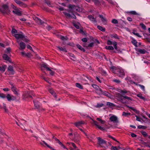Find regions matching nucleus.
Masks as SVG:
<instances>
[{
  "instance_id": "f257e3e1",
  "label": "nucleus",
  "mask_w": 150,
  "mask_h": 150,
  "mask_svg": "<svg viewBox=\"0 0 150 150\" xmlns=\"http://www.w3.org/2000/svg\"><path fill=\"white\" fill-rule=\"evenodd\" d=\"M111 70L114 73L117 74L119 77L123 78L125 74L123 70L119 68H117L114 66L112 67Z\"/></svg>"
},
{
  "instance_id": "f03ea898",
  "label": "nucleus",
  "mask_w": 150,
  "mask_h": 150,
  "mask_svg": "<svg viewBox=\"0 0 150 150\" xmlns=\"http://www.w3.org/2000/svg\"><path fill=\"white\" fill-rule=\"evenodd\" d=\"M11 7L14 10L13 11V13L18 16H21L22 15L21 11L17 8V7L15 6L13 4L11 5Z\"/></svg>"
},
{
  "instance_id": "7ed1b4c3",
  "label": "nucleus",
  "mask_w": 150,
  "mask_h": 150,
  "mask_svg": "<svg viewBox=\"0 0 150 150\" xmlns=\"http://www.w3.org/2000/svg\"><path fill=\"white\" fill-rule=\"evenodd\" d=\"M109 121L114 124H117L119 123V121L117 117L114 115H112L109 118Z\"/></svg>"
},
{
  "instance_id": "20e7f679",
  "label": "nucleus",
  "mask_w": 150,
  "mask_h": 150,
  "mask_svg": "<svg viewBox=\"0 0 150 150\" xmlns=\"http://www.w3.org/2000/svg\"><path fill=\"white\" fill-rule=\"evenodd\" d=\"M9 11L8 6L6 4L3 5L1 8H0V11L3 13H7Z\"/></svg>"
},
{
  "instance_id": "39448f33",
  "label": "nucleus",
  "mask_w": 150,
  "mask_h": 150,
  "mask_svg": "<svg viewBox=\"0 0 150 150\" xmlns=\"http://www.w3.org/2000/svg\"><path fill=\"white\" fill-rule=\"evenodd\" d=\"M98 140V144L100 146L102 147L104 145H107V142L100 137L97 138Z\"/></svg>"
},
{
  "instance_id": "423d86ee",
  "label": "nucleus",
  "mask_w": 150,
  "mask_h": 150,
  "mask_svg": "<svg viewBox=\"0 0 150 150\" xmlns=\"http://www.w3.org/2000/svg\"><path fill=\"white\" fill-rule=\"evenodd\" d=\"M107 44L108 45H111L113 44L115 49L116 50H117V43L116 42L114 41L112 42V41L109 40H108L107 41Z\"/></svg>"
},
{
  "instance_id": "0eeeda50",
  "label": "nucleus",
  "mask_w": 150,
  "mask_h": 150,
  "mask_svg": "<svg viewBox=\"0 0 150 150\" xmlns=\"http://www.w3.org/2000/svg\"><path fill=\"white\" fill-rule=\"evenodd\" d=\"M13 36L17 39H22L24 38V35L22 32L19 33L15 34Z\"/></svg>"
},
{
  "instance_id": "6e6552de",
  "label": "nucleus",
  "mask_w": 150,
  "mask_h": 150,
  "mask_svg": "<svg viewBox=\"0 0 150 150\" xmlns=\"http://www.w3.org/2000/svg\"><path fill=\"white\" fill-rule=\"evenodd\" d=\"M34 20L38 24L43 25L45 23L44 22L42 21L40 18H38L37 17H33Z\"/></svg>"
},
{
  "instance_id": "1a4fd4ad",
  "label": "nucleus",
  "mask_w": 150,
  "mask_h": 150,
  "mask_svg": "<svg viewBox=\"0 0 150 150\" xmlns=\"http://www.w3.org/2000/svg\"><path fill=\"white\" fill-rule=\"evenodd\" d=\"M68 7L70 9H73L75 8V10L78 11L80 12L81 11V9L79 7H76L74 5L70 4L69 5Z\"/></svg>"
},
{
  "instance_id": "9d476101",
  "label": "nucleus",
  "mask_w": 150,
  "mask_h": 150,
  "mask_svg": "<svg viewBox=\"0 0 150 150\" xmlns=\"http://www.w3.org/2000/svg\"><path fill=\"white\" fill-rule=\"evenodd\" d=\"M2 57L4 60L10 63H12L11 59L6 54H4L3 55Z\"/></svg>"
},
{
  "instance_id": "9b49d317",
  "label": "nucleus",
  "mask_w": 150,
  "mask_h": 150,
  "mask_svg": "<svg viewBox=\"0 0 150 150\" xmlns=\"http://www.w3.org/2000/svg\"><path fill=\"white\" fill-rule=\"evenodd\" d=\"M92 120L93 121V123L99 129H100L101 130H104V128L103 127H102L101 126L99 125H98V123L97 122L94 120L93 119H92Z\"/></svg>"
},
{
  "instance_id": "f8f14e48",
  "label": "nucleus",
  "mask_w": 150,
  "mask_h": 150,
  "mask_svg": "<svg viewBox=\"0 0 150 150\" xmlns=\"http://www.w3.org/2000/svg\"><path fill=\"white\" fill-rule=\"evenodd\" d=\"M8 71L12 74H13L14 71L13 69V67L11 65H9L8 68Z\"/></svg>"
},
{
  "instance_id": "ddd939ff",
  "label": "nucleus",
  "mask_w": 150,
  "mask_h": 150,
  "mask_svg": "<svg viewBox=\"0 0 150 150\" xmlns=\"http://www.w3.org/2000/svg\"><path fill=\"white\" fill-rule=\"evenodd\" d=\"M15 2L17 4L22 7H25L26 5L22 2L19 0H14Z\"/></svg>"
},
{
  "instance_id": "4468645a",
  "label": "nucleus",
  "mask_w": 150,
  "mask_h": 150,
  "mask_svg": "<svg viewBox=\"0 0 150 150\" xmlns=\"http://www.w3.org/2000/svg\"><path fill=\"white\" fill-rule=\"evenodd\" d=\"M85 124V122L83 121H79L74 123L76 127L78 128H79V126H81L82 125Z\"/></svg>"
},
{
  "instance_id": "2eb2a0df",
  "label": "nucleus",
  "mask_w": 150,
  "mask_h": 150,
  "mask_svg": "<svg viewBox=\"0 0 150 150\" xmlns=\"http://www.w3.org/2000/svg\"><path fill=\"white\" fill-rule=\"evenodd\" d=\"M33 103L34 104V105L35 107L37 108H39L40 107V103L38 102V101L35 100H33Z\"/></svg>"
},
{
  "instance_id": "dca6fc26",
  "label": "nucleus",
  "mask_w": 150,
  "mask_h": 150,
  "mask_svg": "<svg viewBox=\"0 0 150 150\" xmlns=\"http://www.w3.org/2000/svg\"><path fill=\"white\" fill-rule=\"evenodd\" d=\"M88 17L93 22L95 23H96L97 22L96 19L92 15H89L88 16Z\"/></svg>"
},
{
  "instance_id": "f3484780",
  "label": "nucleus",
  "mask_w": 150,
  "mask_h": 150,
  "mask_svg": "<svg viewBox=\"0 0 150 150\" xmlns=\"http://www.w3.org/2000/svg\"><path fill=\"white\" fill-rule=\"evenodd\" d=\"M48 91L51 94L53 95L55 98H57V96L52 88H49L48 89Z\"/></svg>"
},
{
  "instance_id": "a211bd4d",
  "label": "nucleus",
  "mask_w": 150,
  "mask_h": 150,
  "mask_svg": "<svg viewBox=\"0 0 150 150\" xmlns=\"http://www.w3.org/2000/svg\"><path fill=\"white\" fill-rule=\"evenodd\" d=\"M19 122L20 124V126H19L21 127V128L22 129H24L25 128H24V127H23V124L24 125H25V124L26 123V121L24 120H22L19 121Z\"/></svg>"
},
{
  "instance_id": "6ab92c4d",
  "label": "nucleus",
  "mask_w": 150,
  "mask_h": 150,
  "mask_svg": "<svg viewBox=\"0 0 150 150\" xmlns=\"http://www.w3.org/2000/svg\"><path fill=\"white\" fill-rule=\"evenodd\" d=\"M58 49L60 51H62L63 52H67V51L66 50V49L64 47H60L59 46H57V47Z\"/></svg>"
},
{
  "instance_id": "aec40b11",
  "label": "nucleus",
  "mask_w": 150,
  "mask_h": 150,
  "mask_svg": "<svg viewBox=\"0 0 150 150\" xmlns=\"http://www.w3.org/2000/svg\"><path fill=\"white\" fill-rule=\"evenodd\" d=\"M19 45L20 46V49L23 50L25 49L26 45L24 42H21L19 44Z\"/></svg>"
},
{
  "instance_id": "412c9836",
  "label": "nucleus",
  "mask_w": 150,
  "mask_h": 150,
  "mask_svg": "<svg viewBox=\"0 0 150 150\" xmlns=\"http://www.w3.org/2000/svg\"><path fill=\"white\" fill-rule=\"evenodd\" d=\"M74 26L77 29H79V25L80 24L79 22H74L73 23Z\"/></svg>"
},
{
  "instance_id": "4be33fe9",
  "label": "nucleus",
  "mask_w": 150,
  "mask_h": 150,
  "mask_svg": "<svg viewBox=\"0 0 150 150\" xmlns=\"http://www.w3.org/2000/svg\"><path fill=\"white\" fill-rule=\"evenodd\" d=\"M102 94L104 95L109 98H110L111 95L108 92L106 91H103Z\"/></svg>"
},
{
  "instance_id": "5701e85b",
  "label": "nucleus",
  "mask_w": 150,
  "mask_h": 150,
  "mask_svg": "<svg viewBox=\"0 0 150 150\" xmlns=\"http://www.w3.org/2000/svg\"><path fill=\"white\" fill-rule=\"evenodd\" d=\"M41 69H42V68H44L45 69H46L47 70H51V69H50L49 67H47V65L46 64H42L41 65Z\"/></svg>"
},
{
  "instance_id": "b1692460",
  "label": "nucleus",
  "mask_w": 150,
  "mask_h": 150,
  "mask_svg": "<svg viewBox=\"0 0 150 150\" xmlns=\"http://www.w3.org/2000/svg\"><path fill=\"white\" fill-rule=\"evenodd\" d=\"M99 16L100 18L101 19V20L102 22L105 24L107 22L106 20V19L104 18L103 16L102 15H99Z\"/></svg>"
},
{
  "instance_id": "393cba45",
  "label": "nucleus",
  "mask_w": 150,
  "mask_h": 150,
  "mask_svg": "<svg viewBox=\"0 0 150 150\" xmlns=\"http://www.w3.org/2000/svg\"><path fill=\"white\" fill-rule=\"evenodd\" d=\"M103 91L100 88H98V89L96 90V92L98 95H100L102 94Z\"/></svg>"
},
{
  "instance_id": "a878e982",
  "label": "nucleus",
  "mask_w": 150,
  "mask_h": 150,
  "mask_svg": "<svg viewBox=\"0 0 150 150\" xmlns=\"http://www.w3.org/2000/svg\"><path fill=\"white\" fill-rule=\"evenodd\" d=\"M12 91L13 92L14 94L15 95L18 96V89L15 87V88H13L11 89Z\"/></svg>"
},
{
  "instance_id": "bb28decb",
  "label": "nucleus",
  "mask_w": 150,
  "mask_h": 150,
  "mask_svg": "<svg viewBox=\"0 0 150 150\" xmlns=\"http://www.w3.org/2000/svg\"><path fill=\"white\" fill-rule=\"evenodd\" d=\"M137 51L142 54H144L146 52V50L144 49H138Z\"/></svg>"
},
{
  "instance_id": "cd10ccee",
  "label": "nucleus",
  "mask_w": 150,
  "mask_h": 150,
  "mask_svg": "<svg viewBox=\"0 0 150 150\" xmlns=\"http://www.w3.org/2000/svg\"><path fill=\"white\" fill-rule=\"evenodd\" d=\"M128 13L133 15H137L138 16L140 15L138 13L135 11H130L128 12Z\"/></svg>"
},
{
  "instance_id": "c85d7f7f",
  "label": "nucleus",
  "mask_w": 150,
  "mask_h": 150,
  "mask_svg": "<svg viewBox=\"0 0 150 150\" xmlns=\"http://www.w3.org/2000/svg\"><path fill=\"white\" fill-rule=\"evenodd\" d=\"M6 97L8 101L13 100V98H12L11 95L9 94H8L7 96H6Z\"/></svg>"
},
{
  "instance_id": "c756f323",
  "label": "nucleus",
  "mask_w": 150,
  "mask_h": 150,
  "mask_svg": "<svg viewBox=\"0 0 150 150\" xmlns=\"http://www.w3.org/2000/svg\"><path fill=\"white\" fill-rule=\"evenodd\" d=\"M111 37L112 38H115L117 39H119V38L118 35L116 34H114L112 35H111Z\"/></svg>"
},
{
  "instance_id": "7c9ffc66",
  "label": "nucleus",
  "mask_w": 150,
  "mask_h": 150,
  "mask_svg": "<svg viewBox=\"0 0 150 150\" xmlns=\"http://www.w3.org/2000/svg\"><path fill=\"white\" fill-rule=\"evenodd\" d=\"M6 67V66L4 65L0 67V71L4 72L5 70V69Z\"/></svg>"
},
{
  "instance_id": "2f4dec72",
  "label": "nucleus",
  "mask_w": 150,
  "mask_h": 150,
  "mask_svg": "<svg viewBox=\"0 0 150 150\" xmlns=\"http://www.w3.org/2000/svg\"><path fill=\"white\" fill-rule=\"evenodd\" d=\"M97 28L98 29L104 32L105 31V29L104 28H103L100 25H98L97 26Z\"/></svg>"
},
{
  "instance_id": "473e14b6",
  "label": "nucleus",
  "mask_w": 150,
  "mask_h": 150,
  "mask_svg": "<svg viewBox=\"0 0 150 150\" xmlns=\"http://www.w3.org/2000/svg\"><path fill=\"white\" fill-rule=\"evenodd\" d=\"M77 47L79 49H80L81 51L85 52V50L80 45L78 44L76 45Z\"/></svg>"
},
{
  "instance_id": "72a5a7b5",
  "label": "nucleus",
  "mask_w": 150,
  "mask_h": 150,
  "mask_svg": "<svg viewBox=\"0 0 150 150\" xmlns=\"http://www.w3.org/2000/svg\"><path fill=\"white\" fill-rule=\"evenodd\" d=\"M131 115L130 113H127L125 112H123L122 114V115L125 117H128V116Z\"/></svg>"
},
{
  "instance_id": "f704fd0d",
  "label": "nucleus",
  "mask_w": 150,
  "mask_h": 150,
  "mask_svg": "<svg viewBox=\"0 0 150 150\" xmlns=\"http://www.w3.org/2000/svg\"><path fill=\"white\" fill-rule=\"evenodd\" d=\"M127 107L129 108L130 109L132 110H133L137 114H139V111L137 110L136 109H134L133 108L131 107H129L128 106Z\"/></svg>"
},
{
  "instance_id": "c9c22d12",
  "label": "nucleus",
  "mask_w": 150,
  "mask_h": 150,
  "mask_svg": "<svg viewBox=\"0 0 150 150\" xmlns=\"http://www.w3.org/2000/svg\"><path fill=\"white\" fill-rule=\"evenodd\" d=\"M106 105L109 107H114L115 106V105L114 104L109 102H107V103Z\"/></svg>"
},
{
  "instance_id": "e433bc0d",
  "label": "nucleus",
  "mask_w": 150,
  "mask_h": 150,
  "mask_svg": "<svg viewBox=\"0 0 150 150\" xmlns=\"http://www.w3.org/2000/svg\"><path fill=\"white\" fill-rule=\"evenodd\" d=\"M132 44L136 47H137V42L135 40H133L132 41Z\"/></svg>"
},
{
  "instance_id": "4c0bfd02",
  "label": "nucleus",
  "mask_w": 150,
  "mask_h": 150,
  "mask_svg": "<svg viewBox=\"0 0 150 150\" xmlns=\"http://www.w3.org/2000/svg\"><path fill=\"white\" fill-rule=\"evenodd\" d=\"M76 86L79 88L82 89H83V87L82 85H81L80 83H76Z\"/></svg>"
},
{
  "instance_id": "58836bf2",
  "label": "nucleus",
  "mask_w": 150,
  "mask_h": 150,
  "mask_svg": "<svg viewBox=\"0 0 150 150\" xmlns=\"http://www.w3.org/2000/svg\"><path fill=\"white\" fill-rule=\"evenodd\" d=\"M69 145H70L71 144L74 148V149H77V147L76 146V145L73 142H70L69 143L68 142L67 143Z\"/></svg>"
},
{
  "instance_id": "ea45409f",
  "label": "nucleus",
  "mask_w": 150,
  "mask_h": 150,
  "mask_svg": "<svg viewBox=\"0 0 150 150\" xmlns=\"http://www.w3.org/2000/svg\"><path fill=\"white\" fill-rule=\"evenodd\" d=\"M59 38L63 40H67L68 39V38H67V37H64V36L61 35H60L59 36Z\"/></svg>"
},
{
  "instance_id": "a19ab883",
  "label": "nucleus",
  "mask_w": 150,
  "mask_h": 150,
  "mask_svg": "<svg viewBox=\"0 0 150 150\" xmlns=\"http://www.w3.org/2000/svg\"><path fill=\"white\" fill-rule=\"evenodd\" d=\"M105 48L106 49L108 50H113L114 49V48L112 46H106Z\"/></svg>"
},
{
  "instance_id": "79ce46f5",
  "label": "nucleus",
  "mask_w": 150,
  "mask_h": 150,
  "mask_svg": "<svg viewBox=\"0 0 150 150\" xmlns=\"http://www.w3.org/2000/svg\"><path fill=\"white\" fill-rule=\"evenodd\" d=\"M135 32L136 31H135L133 30V31L132 32V33L133 34L137 36L138 37L141 38L142 37L141 36L139 35V33H136Z\"/></svg>"
},
{
  "instance_id": "37998d69",
  "label": "nucleus",
  "mask_w": 150,
  "mask_h": 150,
  "mask_svg": "<svg viewBox=\"0 0 150 150\" xmlns=\"http://www.w3.org/2000/svg\"><path fill=\"white\" fill-rule=\"evenodd\" d=\"M97 120L98 121H100V122L102 124H104L105 122V121L102 120L101 119H100V118H97Z\"/></svg>"
},
{
  "instance_id": "c03bdc74",
  "label": "nucleus",
  "mask_w": 150,
  "mask_h": 150,
  "mask_svg": "<svg viewBox=\"0 0 150 150\" xmlns=\"http://www.w3.org/2000/svg\"><path fill=\"white\" fill-rule=\"evenodd\" d=\"M138 128L139 129H146L147 127L145 126H144L143 125H140L138 126Z\"/></svg>"
},
{
  "instance_id": "a18cd8bd",
  "label": "nucleus",
  "mask_w": 150,
  "mask_h": 150,
  "mask_svg": "<svg viewBox=\"0 0 150 150\" xmlns=\"http://www.w3.org/2000/svg\"><path fill=\"white\" fill-rule=\"evenodd\" d=\"M137 96L139 97L141 99H142L143 100H145V98L144 97L142 96V95L141 94H139L137 95Z\"/></svg>"
},
{
  "instance_id": "49530a36",
  "label": "nucleus",
  "mask_w": 150,
  "mask_h": 150,
  "mask_svg": "<svg viewBox=\"0 0 150 150\" xmlns=\"http://www.w3.org/2000/svg\"><path fill=\"white\" fill-rule=\"evenodd\" d=\"M63 13L65 15L67 16L68 17L70 18L71 17V16L69 13H67L66 12H63Z\"/></svg>"
},
{
  "instance_id": "de8ad7c7",
  "label": "nucleus",
  "mask_w": 150,
  "mask_h": 150,
  "mask_svg": "<svg viewBox=\"0 0 150 150\" xmlns=\"http://www.w3.org/2000/svg\"><path fill=\"white\" fill-rule=\"evenodd\" d=\"M140 25L141 26L142 28L143 29L145 30L146 29V26L143 23H141L140 24Z\"/></svg>"
},
{
  "instance_id": "09e8293b",
  "label": "nucleus",
  "mask_w": 150,
  "mask_h": 150,
  "mask_svg": "<svg viewBox=\"0 0 150 150\" xmlns=\"http://www.w3.org/2000/svg\"><path fill=\"white\" fill-rule=\"evenodd\" d=\"M112 22L114 24H117L118 23V21L116 19H113L112 21Z\"/></svg>"
},
{
  "instance_id": "8fccbe9b",
  "label": "nucleus",
  "mask_w": 150,
  "mask_h": 150,
  "mask_svg": "<svg viewBox=\"0 0 150 150\" xmlns=\"http://www.w3.org/2000/svg\"><path fill=\"white\" fill-rule=\"evenodd\" d=\"M11 50V48L10 47H8L6 49V51L5 52L6 53L8 54Z\"/></svg>"
},
{
  "instance_id": "3c124183",
  "label": "nucleus",
  "mask_w": 150,
  "mask_h": 150,
  "mask_svg": "<svg viewBox=\"0 0 150 150\" xmlns=\"http://www.w3.org/2000/svg\"><path fill=\"white\" fill-rule=\"evenodd\" d=\"M125 98H124V96H123V98H121L120 99V101L121 102L123 103H126V100L125 99Z\"/></svg>"
},
{
  "instance_id": "603ef678",
  "label": "nucleus",
  "mask_w": 150,
  "mask_h": 150,
  "mask_svg": "<svg viewBox=\"0 0 150 150\" xmlns=\"http://www.w3.org/2000/svg\"><path fill=\"white\" fill-rule=\"evenodd\" d=\"M104 105V104L103 103H98L96 107L100 108L103 107Z\"/></svg>"
},
{
  "instance_id": "864d4df0",
  "label": "nucleus",
  "mask_w": 150,
  "mask_h": 150,
  "mask_svg": "<svg viewBox=\"0 0 150 150\" xmlns=\"http://www.w3.org/2000/svg\"><path fill=\"white\" fill-rule=\"evenodd\" d=\"M0 97L4 98H6V95L3 93H0Z\"/></svg>"
},
{
  "instance_id": "5fc2aeb1",
  "label": "nucleus",
  "mask_w": 150,
  "mask_h": 150,
  "mask_svg": "<svg viewBox=\"0 0 150 150\" xmlns=\"http://www.w3.org/2000/svg\"><path fill=\"white\" fill-rule=\"evenodd\" d=\"M11 32L12 33H17V30L14 28H13L12 30L11 31Z\"/></svg>"
},
{
  "instance_id": "6e6d98bb",
  "label": "nucleus",
  "mask_w": 150,
  "mask_h": 150,
  "mask_svg": "<svg viewBox=\"0 0 150 150\" xmlns=\"http://www.w3.org/2000/svg\"><path fill=\"white\" fill-rule=\"evenodd\" d=\"M99 0H93L95 4L97 5H98L100 4V2Z\"/></svg>"
},
{
  "instance_id": "4d7b16f0",
  "label": "nucleus",
  "mask_w": 150,
  "mask_h": 150,
  "mask_svg": "<svg viewBox=\"0 0 150 150\" xmlns=\"http://www.w3.org/2000/svg\"><path fill=\"white\" fill-rule=\"evenodd\" d=\"M69 55L71 57H72L74 59H75V56L73 54L71 53H68Z\"/></svg>"
},
{
  "instance_id": "13d9d810",
  "label": "nucleus",
  "mask_w": 150,
  "mask_h": 150,
  "mask_svg": "<svg viewBox=\"0 0 150 150\" xmlns=\"http://www.w3.org/2000/svg\"><path fill=\"white\" fill-rule=\"evenodd\" d=\"M142 134L144 137H146L147 136V133L143 131L142 132Z\"/></svg>"
},
{
  "instance_id": "bf43d9fd",
  "label": "nucleus",
  "mask_w": 150,
  "mask_h": 150,
  "mask_svg": "<svg viewBox=\"0 0 150 150\" xmlns=\"http://www.w3.org/2000/svg\"><path fill=\"white\" fill-rule=\"evenodd\" d=\"M43 79H44L45 81H46L49 84H51V83L50 81V80H49V79H45L44 78H43Z\"/></svg>"
},
{
  "instance_id": "052dcab7",
  "label": "nucleus",
  "mask_w": 150,
  "mask_h": 150,
  "mask_svg": "<svg viewBox=\"0 0 150 150\" xmlns=\"http://www.w3.org/2000/svg\"><path fill=\"white\" fill-rule=\"evenodd\" d=\"M113 81L117 83H120L121 81L117 79H114Z\"/></svg>"
},
{
  "instance_id": "680f3d73",
  "label": "nucleus",
  "mask_w": 150,
  "mask_h": 150,
  "mask_svg": "<svg viewBox=\"0 0 150 150\" xmlns=\"http://www.w3.org/2000/svg\"><path fill=\"white\" fill-rule=\"evenodd\" d=\"M124 98L127 99L128 100H132V99L131 98L127 96H124Z\"/></svg>"
},
{
  "instance_id": "e2e57ef3",
  "label": "nucleus",
  "mask_w": 150,
  "mask_h": 150,
  "mask_svg": "<svg viewBox=\"0 0 150 150\" xmlns=\"http://www.w3.org/2000/svg\"><path fill=\"white\" fill-rule=\"evenodd\" d=\"M92 86L95 88H96V89H98L99 87L97 85L94 84L92 85Z\"/></svg>"
},
{
  "instance_id": "0e129e2a",
  "label": "nucleus",
  "mask_w": 150,
  "mask_h": 150,
  "mask_svg": "<svg viewBox=\"0 0 150 150\" xmlns=\"http://www.w3.org/2000/svg\"><path fill=\"white\" fill-rule=\"evenodd\" d=\"M112 150H118L117 147L116 146H112L111 147Z\"/></svg>"
},
{
  "instance_id": "69168bd1",
  "label": "nucleus",
  "mask_w": 150,
  "mask_h": 150,
  "mask_svg": "<svg viewBox=\"0 0 150 150\" xmlns=\"http://www.w3.org/2000/svg\"><path fill=\"white\" fill-rule=\"evenodd\" d=\"M128 91L125 90H121L120 93L122 94H125L127 93Z\"/></svg>"
},
{
  "instance_id": "338daca9",
  "label": "nucleus",
  "mask_w": 150,
  "mask_h": 150,
  "mask_svg": "<svg viewBox=\"0 0 150 150\" xmlns=\"http://www.w3.org/2000/svg\"><path fill=\"white\" fill-rule=\"evenodd\" d=\"M81 40L84 42H86L87 41H88V40L87 39V38H82V39H81Z\"/></svg>"
},
{
  "instance_id": "774afa93",
  "label": "nucleus",
  "mask_w": 150,
  "mask_h": 150,
  "mask_svg": "<svg viewBox=\"0 0 150 150\" xmlns=\"http://www.w3.org/2000/svg\"><path fill=\"white\" fill-rule=\"evenodd\" d=\"M131 136L133 137H136L137 136V135L133 133H131Z\"/></svg>"
}]
</instances>
